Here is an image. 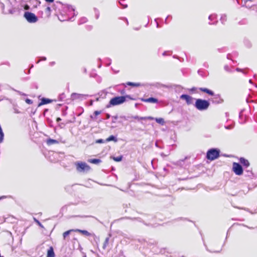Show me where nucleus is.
<instances>
[{
  "label": "nucleus",
  "mask_w": 257,
  "mask_h": 257,
  "mask_svg": "<svg viewBox=\"0 0 257 257\" xmlns=\"http://www.w3.org/2000/svg\"><path fill=\"white\" fill-rule=\"evenodd\" d=\"M120 117L124 120H128V119L131 118V116H120Z\"/></svg>",
  "instance_id": "nucleus-35"
},
{
  "label": "nucleus",
  "mask_w": 257,
  "mask_h": 257,
  "mask_svg": "<svg viewBox=\"0 0 257 257\" xmlns=\"http://www.w3.org/2000/svg\"><path fill=\"white\" fill-rule=\"evenodd\" d=\"M110 114H109L107 113V114H106V119H108V118H110Z\"/></svg>",
  "instance_id": "nucleus-44"
},
{
  "label": "nucleus",
  "mask_w": 257,
  "mask_h": 257,
  "mask_svg": "<svg viewBox=\"0 0 257 257\" xmlns=\"http://www.w3.org/2000/svg\"><path fill=\"white\" fill-rule=\"evenodd\" d=\"M169 16H168L167 18L165 20V23H167V20L169 18Z\"/></svg>",
  "instance_id": "nucleus-54"
},
{
  "label": "nucleus",
  "mask_w": 257,
  "mask_h": 257,
  "mask_svg": "<svg viewBox=\"0 0 257 257\" xmlns=\"http://www.w3.org/2000/svg\"><path fill=\"white\" fill-rule=\"evenodd\" d=\"M225 115L226 117H228L229 116V113L228 112H226L225 113Z\"/></svg>",
  "instance_id": "nucleus-52"
},
{
  "label": "nucleus",
  "mask_w": 257,
  "mask_h": 257,
  "mask_svg": "<svg viewBox=\"0 0 257 257\" xmlns=\"http://www.w3.org/2000/svg\"><path fill=\"white\" fill-rule=\"evenodd\" d=\"M112 119H113V120H112V122L113 123H115V120H116V119H117V118H118V117H117V115H116V116H113L112 117Z\"/></svg>",
  "instance_id": "nucleus-36"
},
{
  "label": "nucleus",
  "mask_w": 257,
  "mask_h": 257,
  "mask_svg": "<svg viewBox=\"0 0 257 257\" xmlns=\"http://www.w3.org/2000/svg\"><path fill=\"white\" fill-rule=\"evenodd\" d=\"M236 70L237 71H241V70L240 69L238 68H237L236 69Z\"/></svg>",
  "instance_id": "nucleus-50"
},
{
  "label": "nucleus",
  "mask_w": 257,
  "mask_h": 257,
  "mask_svg": "<svg viewBox=\"0 0 257 257\" xmlns=\"http://www.w3.org/2000/svg\"><path fill=\"white\" fill-rule=\"evenodd\" d=\"M7 197L6 196H3L2 197H0V200L3 199V198H6Z\"/></svg>",
  "instance_id": "nucleus-51"
},
{
  "label": "nucleus",
  "mask_w": 257,
  "mask_h": 257,
  "mask_svg": "<svg viewBox=\"0 0 257 257\" xmlns=\"http://www.w3.org/2000/svg\"><path fill=\"white\" fill-rule=\"evenodd\" d=\"M216 18V16L215 15H211L209 16V20L210 21H214V20H215Z\"/></svg>",
  "instance_id": "nucleus-29"
},
{
  "label": "nucleus",
  "mask_w": 257,
  "mask_h": 257,
  "mask_svg": "<svg viewBox=\"0 0 257 257\" xmlns=\"http://www.w3.org/2000/svg\"><path fill=\"white\" fill-rule=\"evenodd\" d=\"M166 53H167L166 52H164L163 53V55L164 56H165V55H166Z\"/></svg>",
  "instance_id": "nucleus-55"
},
{
  "label": "nucleus",
  "mask_w": 257,
  "mask_h": 257,
  "mask_svg": "<svg viewBox=\"0 0 257 257\" xmlns=\"http://www.w3.org/2000/svg\"><path fill=\"white\" fill-rule=\"evenodd\" d=\"M219 150L214 148L211 149L207 151L206 158L209 160H214L219 157Z\"/></svg>",
  "instance_id": "nucleus-4"
},
{
  "label": "nucleus",
  "mask_w": 257,
  "mask_h": 257,
  "mask_svg": "<svg viewBox=\"0 0 257 257\" xmlns=\"http://www.w3.org/2000/svg\"><path fill=\"white\" fill-rule=\"evenodd\" d=\"M186 158H187V157H186L184 160H180L177 161L176 162H175L174 163V164L175 165L182 167L183 165L184 160L186 159Z\"/></svg>",
  "instance_id": "nucleus-23"
},
{
  "label": "nucleus",
  "mask_w": 257,
  "mask_h": 257,
  "mask_svg": "<svg viewBox=\"0 0 257 257\" xmlns=\"http://www.w3.org/2000/svg\"><path fill=\"white\" fill-rule=\"evenodd\" d=\"M207 250L208 251H210V252H215V253H219V252H220V251H210V250H208L207 248Z\"/></svg>",
  "instance_id": "nucleus-45"
},
{
  "label": "nucleus",
  "mask_w": 257,
  "mask_h": 257,
  "mask_svg": "<svg viewBox=\"0 0 257 257\" xmlns=\"http://www.w3.org/2000/svg\"><path fill=\"white\" fill-rule=\"evenodd\" d=\"M76 170L79 172H88L90 167L85 162H79L75 163Z\"/></svg>",
  "instance_id": "nucleus-5"
},
{
  "label": "nucleus",
  "mask_w": 257,
  "mask_h": 257,
  "mask_svg": "<svg viewBox=\"0 0 257 257\" xmlns=\"http://www.w3.org/2000/svg\"><path fill=\"white\" fill-rule=\"evenodd\" d=\"M47 257H55V253L52 247H50L48 250Z\"/></svg>",
  "instance_id": "nucleus-17"
},
{
  "label": "nucleus",
  "mask_w": 257,
  "mask_h": 257,
  "mask_svg": "<svg viewBox=\"0 0 257 257\" xmlns=\"http://www.w3.org/2000/svg\"><path fill=\"white\" fill-rule=\"evenodd\" d=\"M217 21H216L215 22H212V23H211V22H209V24L210 25H214L216 23Z\"/></svg>",
  "instance_id": "nucleus-48"
},
{
  "label": "nucleus",
  "mask_w": 257,
  "mask_h": 257,
  "mask_svg": "<svg viewBox=\"0 0 257 257\" xmlns=\"http://www.w3.org/2000/svg\"><path fill=\"white\" fill-rule=\"evenodd\" d=\"M227 58L229 59H230V54H228L227 56Z\"/></svg>",
  "instance_id": "nucleus-53"
},
{
  "label": "nucleus",
  "mask_w": 257,
  "mask_h": 257,
  "mask_svg": "<svg viewBox=\"0 0 257 257\" xmlns=\"http://www.w3.org/2000/svg\"><path fill=\"white\" fill-rule=\"evenodd\" d=\"M255 1V0H244V4L243 6L248 8L254 6H257V2H254Z\"/></svg>",
  "instance_id": "nucleus-10"
},
{
  "label": "nucleus",
  "mask_w": 257,
  "mask_h": 257,
  "mask_svg": "<svg viewBox=\"0 0 257 257\" xmlns=\"http://www.w3.org/2000/svg\"><path fill=\"white\" fill-rule=\"evenodd\" d=\"M227 20V16L225 15H222L220 18V21L222 24H224Z\"/></svg>",
  "instance_id": "nucleus-25"
},
{
  "label": "nucleus",
  "mask_w": 257,
  "mask_h": 257,
  "mask_svg": "<svg viewBox=\"0 0 257 257\" xmlns=\"http://www.w3.org/2000/svg\"><path fill=\"white\" fill-rule=\"evenodd\" d=\"M156 121L160 124H163L164 123V120L162 118H156Z\"/></svg>",
  "instance_id": "nucleus-26"
},
{
  "label": "nucleus",
  "mask_w": 257,
  "mask_h": 257,
  "mask_svg": "<svg viewBox=\"0 0 257 257\" xmlns=\"http://www.w3.org/2000/svg\"><path fill=\"white\" fill-rule=\"evenodd\" d=\"M98 67L100 68L101 67V65H99Z\"/></svg>",
  "instance_id": "nucleus-63"
},
{
  "label": "nucleus",
  "mask_w": 257,
  "mask_h": 257,
  "mask_svg": "<svg viewBox=\"0 0 257 257\" xmlns=\"http://www.w3.org/2000/svg\"><path fill=\"white\" fill-rule=\"evenodd\" d=\"M15 112L16 113H19V112L17 110H15Z\"/></svg>",
  "instance_id": "nucleus-57"
},
{
  "label": "nucleus",
  "mask_w": 257,
  "mask_h": 257,
  "mask_svg": "<svg viewBox=\"0 0 257 257\" xmlns=\"http://www.w3.org/2000/svg\"><path fill=\"white\" fill-rule=\"evenodd\" d=\"M88 162L91 163H92V164H97L100 163L101 162V160L98 159H89L88 160Z\"/></svg>",
  "instance_id": "nucleus-22"
},
{
  "label": "nucleus",
  "mask_w": 257,
  "mask_h": 257,
  "mask_svg": "<svg viewBox=\"0 0 257 257\" xmlns=\"http://www.w3.org/2000/svg\"><path fill=\"white\" fill-rule=\"evenodd\" d=\"M209 105L210 103L208 100L202 99H197L194 104L195 107L200 111L207 110Z\"/></svg>",
  "instance_id": "nucleus-3"
},
{
  "label": "nucleus",
  "mask_w": 257,
  "mask_h": 257,
  "mask_svg": "<svg viewBox=\"0 0 257 257\" xmlns=\"http://www.w3.org/2000/svg\"><path fill=\"white\" fill-rule=\"evenodd\" d=\"M110 141H114V142H116L117 141V140L115 136L111 135V136H109L107 139H106V142H110Z\"/></svg>",
  "instance_id": "nucleus-21"
},
{
  "label": "nucleus",
  "mask_w": 257,
  "mask_h": 257,
  "mask_svg": "<svg viewBox=\"0 0 257 257\" xmlns=\"http://www.w3.org/2000/svg\"><path fill=\"white\" fill-rule=\"evenodd\" d=\"M240 163L245 168L248 167L249 166V163L248 160H246L243 158H240L239 159Z\"/></svg>",
  "instance_id": "nucleus-14"
},
{
  "label": "nucleus",
  "mask_w": 257,
  "mask_h": 257,
  "mask_svg": "<svg viewBox=\"0 0 257 257\" xmlns=\"http://www.w3.org/2000/svg\"><path fill=\"white\" fill-rule=\"evenodd\" d=\"M35 220L40 227H43V225H42L40 221H39L38 220L36 219H35Z\"/></svg>",
  "instance_id": "nucleus-39"
},
{
  "label": "nucleus",
  "mask_w": 257,
  "mask_h": 257,
  "mask_svg": "<svg viewBox=\"0 0 257 257\" xmlns=\"http://www.w3.org/2000/svg\"><path fill=\"white\" fill-rule=\"evenodd\" d=\"M72 231H75V230L74 229H71V230H69L68 231H66L65 232H64L63 234V238L64 239H65L66 238V237Z\"/></svg>",
  "instance_id": "nucleus-24"
},
{
  "label": "nucleus",
  "mask_w": 257,
  "mask_h": 257,
  "mask_svg": "<svg viewBox=\"0 0 257 257\" xmlns=\"http://www.w3.org/2000/svg\"><path fill=\"white\" fill-rule=\"evenodd\" d=\"M98 17H99L98 15H96V19H98Z\"/></svg>",
  "instance_id": "nucleus-59"
},
{
  "label": "nucleus",
  "mask_w": 257,
  "mask_h": 257,
  "mask_svg": "<svg viewBox=\"0 0 257 257\" xmlns=\"http://www.w3.org/2000/svg\"><path fill=\"white\" fill-rule=\"evenodd\" d=\"M101 111L96 110L94 112V114L96 116V115L100 114L101 113Z\"/></svg>",
  "instance_id": "nucleus-37"
},
{
  "label": "nucleus",
  "mask_w": 257,
  "mask_h": 257,
  "mask_svg": "<svg viewBox=\"0 0 257 257\" xmlns=\"http://www.w3.org/2000/svg\"><path fill=\"white\" fill-rule=\"evenodd\" d=\"M27 7H28V6H27L26 7H25V9H27Z\"/></svg>",
  "instance_id": "nucleus-61"
},
{
  "label": "nucleus",
  "mask_w": 257,
  "mask_h": 257,
  "mask_svg": "<svg viewBox=\"0 0 257 257\" xmlns=\"http://www.w3.org/2000/svg\"><path fill=\"white\" fill-rule=\"evenodd\" d=\"M87 22V19L85 17L81 18L79 22V24H82Z\"/></svg>",
  "instance_id": "nucleus-28"
},
{
  "label": "nucleus",
  "mask_w": 257,
  "mask_h": 257,
  "mask_svg": "<svg viewBox=\"0 0 257 257\" xmlns=\"http://www.w3.org/2000/svg\"><path fill=\"white\" fill-rule=\"evenodd\" d=\"M3 10V13L5 14H13L17 11L16 7L17 1L16 0H6L5 5L3 3L0 4Z\"/></svg>",
  "instance_id": "nucleus-1"
},
{
  "label": "nucleus",
  "mask_w": 257,
  "mask_h": 257,
  "mask_svg": "<svg viewBox=\"0 0 257 257\" xmlns=\"http://www.w3.org/2000/svg\"><path fill=\"white\" fill-rule=\"evenodd\" d=\"M180 98L186 100L187 104H191L193 103L194 98L191 96L187 94H182L180 96Z\"/></svg>",
  "instance_id": "nucleus-9"
},
{
  "label": "nucleus",
  "mask_w": 257,
  "mask_h": 257,
  "mask_svg": "<svg viewBox=\"0 0 257 257\" xmlns=\"http://www.w3.org/2000/svg\"><path fill=\"white\" fill-rule=\"evenodd\" d=\"M66 98V96L64 93L60 94L58 97V99L60 101H63Z\"/></svg>",
  "instance_id": "nucleus-27"
},
{
  "label": "nucleus",
  "mask_w": 257,
  "mask_h": 257,
  "mask_svg": "<svg viewBox=\"0 0 257 257\" xmlns=\"http://www.w3.org/2000/svg\"><path fill=\"white\" fill-rule=\"evenodd\" d=\"M241 112H240V113H239V117H241Z\"/></svg>",
  "instance_id": "nucleus-58"
},
{
  "label": "nucleus",
  "mask_w": 257,
  "mask_h": 257,
  "mask_svg": "<svg viewBox=\"0 0 257 257\" xmlns=\"http://www.w3.org/2000/svg\"><path fill=\"white\" fill-rule=\"evenodd\" d=\"M195 89V88H193L192 89V90H194Z\"/></svg>",
  "instance_id": "nucleus-60"
},
{
  "label": "nucleus",
  "mask_w": 257,
  "mask_h": 257,
  "mask_svg": "<svg viewBox=\"0 0 257 257\" xmlns=\"http://www.w3.org/2000/svg\"><path fill=\"white\" fill-rule=\"evenodd\" d=\"M216 96H218V97L220 96L219 95H217Z\"/></svg>",
  "instance_id": "nucleus-64"
},
{
  "label": "nucleus",
  "mask_w": 257,
  "mask_h": 257,
  "mask_svg": "<svg viewBox=\"0 0 257 257\" xmlns=\"http://www.w3.org/2000/svg\"><path fill=\"white\" fill-rule=\"evenodd\" d=\"M199 89L202 92L207 93L209 95H211V96L214 95V93L213 91H212L211 90L208 89V88L200 87L199 88Z\"/></svg>",
  "instance_id": "nucleus-15"
},
{
  "label": "nucleus",
  "mask_w": 257,
  "mask_h": 257,
  "mask_svg": "<svg viewBox=\"0 0 257 257\" xmlns=\"http://www.w3.org/2000/svg\"><path fill=\"white\" fill-rule=\"evenodd\" d=\"M224 69L227 72H231V70L228 65H225L224 67Z\"/></svg>",
  "instance_id": "nucleus-32"
},
{
  "label": "nucleus",
  "mask_w": 257,
  "mask_h": 257,
  "mask_svg": "<svg viewBox=\"0 0 257 257\" xmlns=\"http://www.w3.org/2000/svg\"><path fill=\"white\" fill-rule=\"evenodd\" d=\"M83 96V94H78L76 93H73L71 95V98L72 100L79 99L81 98Z\"/></svg>",
  "instance_id": "nucleus-16"
},
{
  "label": "nucleus",
  "mask_w": 257,
  "mask_h": 257,
  "mask_svg": "<svg viewBox=\"0 0 257 257\" xmlns=\"http://www.w3.org/2000/svg\"><path fill=\"white\" fill-rule=\"evenodd\" d=\"M25 101L28 104H31L33 103V101L30 99H29V98H27L26 100H25Z\"/></svg>",
  "instance_id": "nucleus-33"
},
{
  "label": "nucleus",
  "mask_w": 257,
  "mask_h": 257,
  "mask_svg": "<svg viewBox=\"0 0 257 257\" xmlns=\"http://www.w3.org/2000/svg\"><path fill=\"white\" fill-rule=\"evenodd\" d=\"M233 170L237 175H240L243 173V169L241 165L237 163H233Z\"/></svg>",
  "instance_id": "nucleus-8"
},
{
  "label": "nucleus",
  "mask_w": 257,
  "mask_h": 257,
  "mask_svg": "<svg viewBox=\"0 0 257 257\" xmlns=\"http://www.w3.org/2000/svg\"><path fill=\"white\" fill-rule=\"evenodd\" d=\"M46 142L48 145H51L52 144H58L59 143L57 140L52 139H48L47 140Z\"/></svg>",
  "instance_id": "nucleus-19"
},
{
  "label": "nucleus",
  "mask_w": 257,
  "mask_h": 257,
  "mask_svg": "<svg viewBox=\"0 0 257 257\" xmlns=\"http://www.w3.org/2000/svg\"><path fill=\"white\" fill-rule=\"evenodd\" d=\"M24 17L28 22L31 23H34L38 21L37 17L32 13L26 12L25 13Z\"/></svg>",
  "instance_id": "nucleus-7"
},
{
  "label": "nucleus",
  "mask_w": 257,
  "mask_h": 257,
  "mask_svg": "<svg viewBox=\"0 0 257 257\" xmlns=\"http://www.w3.org/2000/svg\"><path fill=\"white\" fill-rule=\"evenodd\" d=\"M119 4L122 6V8L125 9L127 7V5L126 4H123L120 1H119Z\"/></svg>",
  "instance_id": "nucleus-34"
},
{
  "label": "nucleus",
  "mask_w": 257,
  "mask_h": 257,
  "mask_svg": "<svg viewBox=\"0 0 257 257\" xmlns=\"http://www.w3.org/2000/svg\"><path fill=\"white\" fill-rule=\"evenodd\" d=\"M142 100L144 102L150 103H157L158 102V100L157 98L154 97H150L148 98H142Z\"/></svg>",
  "instance_id": "nucleus-12"
},
{
  "label": "nucleus",
  "mask_w": 257,
  "mask_h": 257,
  "mask_svg": "<svg viewBox=\"0 0 257 257\" xmlns=\"http://www.w3.org/2000/svg\"><path fill=\"white\" fill-rule=\"evenodd\" d=\"M27 7H28V6H27L26 7H25V9H27Z\"/></svg>",
  "instance_id": "nucleus-62"
},
{
  "label": "nucleus",
  "mask_w": 257,
  "mask_h": 257,
  "mask_svg": "<svg viewBox=\"0 0 257 257\" xmlns=\"http://www.w3.org/2000/svg\"><path fill=\"white\" fill-rule=\"evenodd\" d=\"M47 2L52 3L54 0H45Z\"/></svg>",
  "instance_id": "nucleus-47"
},
{
  "label": "nucleus",
  "mask_w": 257,
  "mask_h": 257,
  "mask_svg": "<svg viewBox=\"0 0 257 257\" xmlns=\"http://www.w3.org/2000/svg\"><path fill=\"white\" fill-rule=\"evenodd\" d=\"M75 232H78L82 233V234L86 236H92L93 238L94 241L96 243L97 246H98V243L99 241V238L96 236L94 233H90L88 231L85 230H81L79 229H77L75 230Z\"/></svg>",
  "instance_id": "nucleus-6"
},
{
  "label": "nucleus",
  "mask_w": 257,
  "mask_h": 257,
  "mask_svg": "<svg viewBox=\"0 0 257 257\" xmlns=\"http://www.w3.org/2000/svg\"><path fill=\"white\" fill-rule=\"evenodd\" d=\"M46 60V58L45 57H42L41 59V60H39L37 62V63H39L41 60H43V61H45Z\"/></svg>",
  "instance_id": "nucleus-40"
},
{
  "label": "nucleus",
  "mask_w": 257,
  "mask_h": 257,
  "mask_svg": "<svg viewBox=\"0 0 257 257\" xmlns=\"http://www.w3.org/2000/svg\"><path fill=\"white\" fill-rule=\"evenodd\" d=\"M61 120V119L60 117H58V118H57V122L60 121Z\"/></svg>",
  "instance_id": "nucleus-49"
},
{
  "label": "nucleus",
  "mask_w": 257,
  "mask_h": 257,
  "mask_svg": "<svg viewBox=\"0 0 257 257\" xmlns=\"http://www.w3.org/2000/svg\"><path fill=\"white\" fill-rule=\"evenodd\" d=\"M52 101H53V100H52V99H49V98H44V97L42 98L41 99V102L38 104V106H40L41 105H44V104H46L51 103Z\"/></svg>",
  "instance_id": "nucleus-11"
},
{
  "label": "nucleus",
  "mask_w": 257,
  "mask_h": 257,
  "mask_svg": "<svg viewBox=\"0 0 257 257\" xmlns=\"http://www.w3.org/2000/svg\"><path fill=\"white\" fill-rule=\"evenodd\" d=\"M122 156H118L117 157H113V159L116 162H119L122 160Z\"/></svg>",
  "instance_id": "nucleus-31"
},
{
  "label": "nucleus",
  "mask_w": 257,
  "mask_h": 257,
  "mask_svg": "<svg viewBox=\"0 0 257 257\" xmlns=\"http://www.w3.org/2000/svg\"><path fill=\"white\" fill-rule=\"evenodd\" d=\"M127 99H132L133 98L128 95L113 97L110 100L108 104L106 105V107L109 108L112 106L121 104L124 103Z\"/></svg>",
  "instance_id": "nucleus-2"
},
{
  "label": "nucleus",
  "mask_w": 257,
  "mask_h": 257,
  "mask_svg": "<svg viewBox=\"0 0 257 257\" xmlns=\"http://www.w3.org/2000/svg\"><path fill=\"white\" fill-rule=\"evenodd\" d=\"M111 236V234H108V236L107 237L105 240H104V242L103 243V246H102V248L103 249H105L107 246L108 245V243H109V237Z\"/></svg>",
  "instance_id": "nucleus-18"
},
{
  "label": "nucleus",
  "mask_w": 257,
  "mask_h": 257,
  "mask_svg": "<svg viewBox=\"0 0 257 257\" xmlns=\"http://www.w3.org/2000/svg\"><path fill=\"white\" fill-rule=\"evenodd\" d=\"M95 143L97 144H101V143H106V140H104L100 139H98V140H96Z\"/></svg>",
  "instance_id": "nucleus-30"
},
{
  "label": "nucleus",
  "mask_w": 257,
  "mask_h": 257,
  "mask_svg": "<svg viewBox=\"0 0 257 257\" xmlns=\"http://www.w3.org/2000/svg\"><path fill=\"white\" fill-rule=\"evenodd\" d=\"M249 82L250 83H251V84L252 83V80H251V79H250V80H249Z\"/></svg>",
  "instance_id": "nucleus-56"
},
{
  "label": "nucleus",
  "mask_w": 257,
  "mask_h": 257,
  "mask_svg": "<svg viewBox=\"0 0 257 257\" xmlns=\"http://www.w3.org/2000/svg\"><path fill=\"white\" fill-rule=\"evenodd\" d=\"M233 126L232 125H229L225 126V128L226 129H227V130H230V129L232 128H233Z\"/></svg>",
  "instance_id": "nucleus-38"
},
{
  "label": "nucleus",
  "mask_w": 257,
  "mask_h": 257,
  "mask_svg": "<svg viewBox=\"0 0 257 257\" xmlns=\"http://www.w3.org/2000/svg\"><path fill=\"white\" fill-rule=\"evenodd\" d=\"M15 91H16L17 92H18L19 94L20 95H26L25 94L22 93V92L21 91H18V90H15L14 89Z\"/></svg>",
  "instance_id": "nucleus-42"
},
{
  "label": "nucleus",
  "mask_w": 257,
  "mask_h": 257,
  "mask_svg": "<svg viewBox=\"0 0 257 257\" xmlns=\"http://www.w3.org/2000/svg\"><path fill=\"white\" fill-rule=\"evenodd\" d=\"M131 118H134L138 120L154 119V118L152 116L140 117L138 115L131 116Z\"/></svg>",
  "instance_id": "nucleus-13"
},
{
  "label": "nucleus",
  "mask_w": 257,
  "mask_h": 257,
  "mask_svg": "<svg viewBox=\"0 0 257 257\" xmlns=\"http://www.w3.org/2000/svg\"><path fill=\"white\" fill-rule=\"evenodd\" d=\"M126 84L129 86H134V87H139L143 86L144 85L140 83H134V82H128L126 83Z\"/></svg>",
  "instance_id": "nucleus-20"
},
{
  "label": "nucleus",
  "mask_w": 257,
  "mask_h": 257,
  "mask_svg": "<svg viewBox=\"0 0 257 257\" xmlns=\"http://www.w3.org/2000/svg\"><path fill=\"white\" fill-rule=\"evenodd\" d=\"M51 11V8L49 7H47L46 8V12H48V13H50Z\"/></svg>",
  "instance_id": "nucleus-41"
},
{
  "label": "nucleus",
  "mask_w": 257,
  "mask_h": 257,
  "mask_svg": "<svg viewBox=\"0 0 257 257\" xmlns=\"http://www.w3.org/2000/svg\"><path fill=\"white\" fill-rule=\"evenodd\" d=\"M15 91H16L17 92H18L19 94L20 95H26L25 94L22 93V92L21 91H18V90H15L14 89Z\"/></svg>",
  "instance_id": "nucleus-43"
},
{
  "label": "nucleus",
  "mask_w": 257,
  "mask_h": 257,
  "mask_svg": "<svg viewBox=\"0 0 257 257\" xmlns=\"http://www.w3.org/2000/svg\"><path fill=\"white\" fill-rule=\"evenodd\" d=\"M69 9L71 11H73L74 12V9L72 8V7H69Z\"/></svg>",
  "instance_id": "nucleus-46"
}]
</instances>
